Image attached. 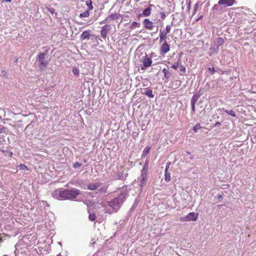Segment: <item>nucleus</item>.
Listing matches in <instances>:
<instances>
[{"label": "nucleus", "instance_id": "1", "mask_svg": "<svg viewBox=\"0 0 256 256\" xmlns=\"http://www.w3.org/2000/svg\"><path fill=\"white\" fill-rule=\"evenodd\" d=\"M126 200L125 196L121 194L118 197L114 198L112 200L108 202V205L113 209L118 208H120V204Z\"/></svg>", "mask_w": 256, "mask_h": 256}, {"label": "nucleus", "instance_id": "2", "mask_svg": "<svg viewBox=\"0 0 256 256\" xmlns=\"http://www.w3.org/2000/svg\"><path fill=\"white\" fill-rule=\"evenodd\" d=\"M52 196L57 200H67L66 189L58 188L54 191Z\"/></svg>", "mask_w": 256, "mask_h": 256}, {"label": "nucleus", "instance_id": "3", "mask_svg": "<svg viewBox=\"0 0 256 256\" xmlns=\"http://www.w3.org/2000/svg\"><path fill=\"white\" fill-rule=\"evenodd\" d=\"M67 200L76 198L80 194V190L75 188L66 189Z\"/></svg>", "mask_w": 256, "mask_h": 256}, {"label": "nucleus", "instance_id": "4", "mask_svg": "<svg viewBox=\"0 0 256 256\" xmlns=\"http://www.w3.org/2000/svg\"><path fill=\"white\" fill-rule=\"evenodd\" d=\"M46 54L45 53H40L38 56V61L39 62V68L41 70L44 68H46L48 64V62L46 60L45 56Z\"/></svg>", "mask_w": 256, "mask_h": 256}, {"label": "nucleus", "instance_id": "5", "mask_svg": "<svg viewBox=\"0 0 256 256\" xmlns=\"http://www.w3.org/2000/svg\"><path fill=\"white\" fill-rule=\"evenodd\" d=\"M160 48V52L162 55H164L170 50V46L167 42H162Z\"/></svg>", "mask_w": 256, "mask_h": 256}, {"label": "nucleus", "instance_id": "6", "mask_svg": "<svg viewBox=\"0 0 256 256\" xmlns=\"http://www.w3.org/2000/svg\"><path fill=\"white\" fill-rule=\"evenodd\" d=\"M120 18V14L116 13L112 14L106 17L104 20L100 22V24L110 22V20H116Z\"/></svg>", "mask_w": 256, "mask_h": 256}, {"label": "nucleus", "instance_id": "7", "mask_svg": "<svg viewBox=\"0 0 256 256\" xmlns=\"http://www.w3.org/2000/svg\"><path fill=\"white\" fill-rule=\"evenodd\" d=\"M146 168V164L144 165L143 170L142 172L141 175L140 176V186L141 187H142L146 184V171L147 170H145Z\"/></svg>", "mask_w": 256, "mask_h": 256}, {"label": "nucleus", "instance_id": "8", "mask_svg": "<svg viewBox=\"0 0 256 256\" xmlns=\"http://www.w3.org/2000/svg\"><path fill=\"white\" fill-rule=\"evenodd\" d=\"M111 29L112 27L110 24H107L103 26L100 31L102 37L104 38H106Z\"/></svg>", "mask_w": 256, "mask_h": 256}, {"label": "nucleus", "instance_id": "9", "mask_svg": "<svg viewBox=\"0 0 256 256\" xmlns=\"http://www.w3.org/2000/svg\"><path fill=\"white\" fill-rule=\"evenodd\" d=\"M144 27L148 30H152L154 28V23L148 18H145L143 20Z\"/></svg>", "mask_w": 256, "mask_h": 256}, {"label": "nucleus", "instance_id": "10", "mask_svg": "<svg viewBox=\"0 0 256 256\" xmlns=\"http://www.w3.org/2000/svg\"><path fill=\"white\" fill-rule=\"evenodd\" d=\"M152 59L148 57H145L143 60V66H142L141 70H144L146 68H148L152 66Z\"/></svg>", "mask_w": 256, "mask_h": 256}, {"label": "nucleus", "instance_id": "11", "mask_svg": "<svg viewBox=\"0 0 256 256\" xmlns=\"http://www.w3.org/2000/svg\"><path fill=\"white\" fill-rule=\"evenodd\" d=\"M235 2V0H220L218 4L222 5L224 7L230 6Z\"/></svg>", "mask_w": 256, "mask_h": 256}, {"label": "nucleus", "instance_id": "12", "mask_svg": "<svg viewBox=\"0 0 256 256\" xmlns=\"http://www.w3.org/2000/svg\"><path fill=\"white\" fill-rule=\"evenodd\" d=\"M198 218V214L194 212L189 213L186 217L185 220L186 221H195Z\"/></svg>", "mask_w": 256, "mask_h": 256}, {"label": "nucleus", "instance_id": "13", "mask_svg": "<svg viewBox=\"0 0 256 256\" xmlns=\"http://www.w3.org/2000/svg\"><path fill=\"white\" fill-rule=\"evenodd\" d=\"M168 33L164 32L163 30H160V43H162V42H166V38H168Z\"/></svg>", "mask_w": 256, "mask_h": 256}, {"label": "nucleus", "instance_id": "14", "mask_svg": "<svg viewBox=\"0 0 256 256\" xmlns=\"http://www.w3.org/2000/svg\"><path fill=\"white\" fill-rule=\"evenodd\" d=\"M90 34L88 30H84L82 32L80 36V38L82 40H89L90 38Z\"/></svg>", "mask_w": 256, "mask_h": 256}, {"label": "nucleus", "instance_id": "15", "mask_svg": "<svg viewBox=\"0 0 256 256\" xmlns=\"http://www.w3.org/2000/svg\"><path fill=\"white\" fill-rule=\"evenodd\" d=\"M100 186V183H91L88 184V188L90 190H96Z\"/></svg>", "mask_w": 256, "mask_h": 256}, {"label": "nucleus", "instance_id": "16", "mask_svg": "<svg viewBox=\"0 0 256 256\" xmlns=\"http://www.w3.org/2000/svg\"><path fill=\"white\" fill-rule=\"evenodd\" d=\"M153 6V4H150L149 6L143 11V16H150L152 13V7Z\"/></svg>", "mask_w": 256, "mask_h": 256}, {"label": "nucleus", "instance_id": "17", "mask_svg": "<svg viewBox=\"0 0 256 256\" xmlns=\"http://www.w3.org/2000/svg\"><path fill=\"white\" fill-rule=\"evenodd\" d=\"M200 96L198 94H194L191 99V104H196V102L200 98Z\"/></svg>", "mask_w": 256, "mask_h": 256}, {"label": "nucleus", "instance_id": "18", "mask_svg": "<svg viewBox=\"0 0 256 256\" xmlns=\"http://www.w3.org/2000/svg\"><path fill=\"white\" fill-rule=\"evenodd\" d=\"M143 94L150 98H153L154 97V94L152 93V91L150 89H147L143 93Z\"/></svg>", "mask_w": 256, "mask_h": 256}, {"label": "nucleus", "instance_id": "19", "mask_svg": "<svg viewBox=\"0 0 256 256\" xmlns=\"http://www.w3.org/2000/svg\"><path fill=\"white\" fill-rule=\"evenodd\" d=\"M140 26V24L136 22H133L130 26V30H134L136 28H139Z\"/></svg>", "mask_w": 256, "mask_h": 256}, {"label": "nucleus", "instance_id": "20", "mask_svg": "<svg viewBox=\"0 0 256 256\" xmlns=\"http://www.w3.org/2000/svg\"><path fill=\"white\" fill-rule=\"evenodd\" d=\"M224 40L222 38L218 37L216 40V43L218 46H221L224 44Z\"/></svg>", "mask_w": 256, "mask_h": 256}, {"label": "nucleus", "instance_id": "21", "mask_svg": "<svg viewBox=\"0 0 256 256\" xmlns=\"http://www.w3.org/2000/svg\"><path fill=\"white\" fill-rule=\"evenodd\" d=\"M150 150V146L146 147L143 150L142 156L145 157L146 156L149 154Z\"/></svg>", "mask_w": 256, "mask_h": 256}, {"label": "nucleus", "instance_id": "22", "mask_svg": "<svg viewBox=\"0 0 256 256\" xmlns=\"http://www.w3.org/2000/svg\"><path fill=\"white\" fill-rule=\"evenodd\" d=\"M90 11L89 10H87L86 11H85L84 12H82V13H81L79 16L80 18H87L88 16H90Z\"/></svg>", "mask_w": 256, "mask_h": 256}, {"label": "nucleus", "instance_id": "23", "mask_svg": "<svg viewBox=\"0 0 256 256\" xmlns=\"http://www.w3.org/2000/svg\"><path fill=\"white\" fill-rule=\"evenodd\" d=\"M162 72L164 74V78L168 79L169 78V72L168 70L166 68H164L162 70Z\"/></svg>", "mask_w": 256, "mask_h": 256}, {"label": "nucleus", "instance_id": "24", "mask_svg": "<svg viewBox=\"0 0 256 256\" xmlns=\"http://www.w3.org/2000/svg\"><path fill=\"white\" fill-rule=\"evenodd\" d=\"M86 4L88 6L89 8V10H88L89 11L90 10H93L94 7L92 6V1L91 0L86 1Z\"/></svg>", "mask_w": 256, "mask_h": 256}, {"label": "nucleus", "instance_id": "25", "mask_svg": "<svg viewBox=\"0 0 256 256\" xmlns=\"http://www.w3.org/2000/svg\"><path fill=\"white\" fill-rule=\"evenodd\" d=\"M225 112H226V114L232 116H236V112L234 110H225Z\"/></svg>", "mask_w": 256, "mask_h": 256}, {"label": "nucleus", "instance_id": "26", "mask_svg": "<svg viewBox=\"0 0 256 256\" xmlns=\"http://www.w3.org/2000/svg\"><path fill=\"white\" fill-rule=\"evenodd\" d=\"M165 180L166 182H170V175L168 172H166V170H165Z\"/></svg>", "mask_w": 256, "mask_h": 256}, {"label": "nucleus", "instance_id": "27", "mask_svg": "<svg viewBox=\"0 0 256 256\" xmlns=\"http://www.w3.org/2000/svg\"><path fill=\"white\" fill-rule=\"evenodd\" d=\"M210 56H211L212 54H216L218 52V48H210Z\"/></svg>", "mask_w": 256, "mask_h": 256}, {"label": "nucleus", "instance_id": "28", "mask_svg": "<svg viewBox=\"0 0 256 256\" xmlns=\"http://www.w3.org/2000/svg\"><path fill=\"white\" fill-rule=\"evenodd\" d=\"M19 169L21 170H27L28 168L27 166L24 164H20L18 166Z\"/></svg>", "mask_w": 256, "mask_h": 256}, {"label": "nucleus", "instance_id": "29", "mask_svg": "<svg viewBox=\"0 0 256 256\" xmlns=\"http://www.w3.org/2000/svg\"><path fill=\"white\" fill-rule=\"evenodd\" d=\"M198 5H199V2H196L195 4V5L194 6V11H193V13H192V16H194L196 14V12L198 10Z\"/></svg>", "mask_w": 256, "mask_h": 256}, {"label": "nucleus", "instance_id": "30", "mask_svg": "<svg viewBox=\"0 0 256 256\" xmlns=\"http://www.w3.org/2000/svg\"><path fill=\"white\" fill-rule=\"evenodd\" d=\"M88 218L91 221H94L96 220V216L94 213L90 214Z\"/></svg>", "mask_w": 256, "mask_h": 256}, {"label": "nucleus", "instance_id": "31", "mask_svg": "<svg viewBox=\"0 0 256 256\" xmlns=\"http://www.w3.org/2000/svg\"><path fill=\"white\" fill-rule=\"evenodd\" d=\"M171 28H172V26L170 25H167L166 26V28L164 30H163L164 32H166L168 34L170 32Z\"/></svg>", "mask_w": 256, "mask_h": 256}, {"label": "nucleus", "instance_id": "32", "mask_svg": "<svg viewBox=\"0 0 256 256\" xmlns=\"http://www.w3.org/2000/svg\"><path fill=\"white\" fill-rule=\"evenodd\" d=\"M72 72L75 76H78L79 70L76 68H73Z\"/></svg>", "mask_w": 256, "mask_h": 256}, {"label": "nucleus", "instance_id": "33", "mask_svg": "<svg viewBox=\"0 0 256 256\" xmlns=\"http://www.w3.org/2000/svg\"><path fill=\"white\" fill-rule=\"evenodd\" d=\"M201 126L200 124H196L193 128V130L195 132H198V130L200 128Z\"/></svg>", "mask_w": 256, "mask_h": 256}, {"label": "nucleus", "instance_id": "34", "mask_svg": "<svg viewBox=\"0 0 256 256\" xmlns=\"http://www.w3.org/2000/svg\"><path fill=\"white\" fill-rule=\"evenodd\" d=\"M180 71L182 72L183 74L185 73L186 72V68H185L184 66L183 65H180Z\"/></svg>", "mask_w": 256, "mask_h": 256}, {"label": "nucleus", "instance_id": "35", "mask_svg": "<svg viewBox=\"0 0 256 256\" xmlns=\"http://www.w3.org/2000/svg\"><path fill=\"white\" fill-rule=\"evenodd\" d=\"M82 164H80V163H79V162H76L75 163H74V164H73V167H74V168H78V167H80V166H82Z\"/></svg>", "mask_w": 256, "mask_h": 256}, {"label": "nucleus", "instance_id": "36", "mask_svg": "<svg viewBox=\"0 0 256 256\" xmlns=\"http://www.w3.org/2000/svg\"><path fill=\"white\" fill-rule=\"evenodd\" d=\"M178 62L179 61H178L176 64H173L172 66H171V68L176 70L178 68V64H179Z\"/></svg>", "mask_w": 256, "mask_h": 256}, {"label": "nucleus", "instance_id": "37", "mask_svg": "<svg viewBox=\"0 0 256 256\" xmlns=\"http://www.w3.org/2000/svg\"><path fill=\"white\" fill-rule=\"evenodd\" d=\"M208 70L210 72V74H214L215 72V70L214 67L212 68H209Z\"/></svg>", "mask_w": 256, "mask_h": 256}, {"label": "nucleus", "instance_id": "38", "mask_svg": "<svg viewBox=\"0 0 256 256\" xmlns=\"http://www.w3.org/2000/svg\"><path fill=\"white\" fill-rule=\"evenodd\" d=\"M99 192H106V188H105V187L102 188H100Z\"/></svg>", "mask_w": 256, "mask_h": 256}, {"label": "nucleus", "instance_id": "39", "mask_svg": "<svg viewBox=\"0 0 256 256\" xmlns=\"http://www.w3.org/2000/svg\"><path fill=\"white\" fill-rule=\"evenodd\" d=\"M192 105V112H195V104H191Z\"/></svg>", "mask_w": 256, "mask_h": 256}, {"label": "nucleus", "instance_id": "40", "mask_svg": "<svg viewBox=\"0 0 256 256\" xmlns=\"http://www.w3.org/2000/svg\"><path fill=\"white\" fill-rule=\"evenodd\" d=\"M170 164V162H169L166 166L165 170H166V172H168V169L169 168Z\"/></svg>", "mask_w": 256, "mask_h": 256}, {"label": "nucleus", "instance_id": "41", "mask_svg": "<svg viewBox=\"0 0 256 256\" xmlns=\"http://www.w3.org/2000/svg\"><path fill=\"white\" fill-rule=\"evenodd\" d=\"M191 3H192L191 2H189L188 3V6H187L188 10H189L190 9Z\"/></svg>", "mask_w": 256, "mask_h": 256}, {"label": "nucleus", "instance_id": "42", "mask_svg": "<svg viewBox=\"0 0 256 256\" xmlns=\"http://www.w3.org/2000/svg\"><path fill=\"white\" fill-rule=\"evenodd\" d=\"M165 16H166V14L164 12H162L161 13V18L162 19H164L165 18Z\"/></svg>", "mask_w": 256, "mask_h": 256}, {"label": "nucleus", "instance_id": "43", "mask_svg": "<svg viewBox=\"0 0 256 256\" xmlns=\"http://www.w3.org/2000/svg\"><path fill=\"white\" fill-rule=\"evenodd\" d=\"M4 128L3 126H0V134L2 132Z\"/></svg>", "mask_w": 256, "mask_h": 256}, {"label": "nucleus", "instance_id": "44", "mask_svg": "<svg viewBox=\"0 0 256 256\" xmlns=\"http://www.w3.org/2000/svg\"><path fill=\"white\" fill-rule=\"evenodd\" d=\"M218 4H214L213 7H212V9L214 10H216L218 8Z\"/></svg>", "mask_w": 256, "mask_h": 256}, {"label": "nucleus", "instance_id": "45", "mask_svg": "<svg viewBox=\"0 0 256 256\" xmlns=\"http://www.w3.org/2000/svg\"><path fill=\"white\" fill-rule=\"evenodd\" d=\"M48 10L52 14L54 13V9L51 10L50 8H48Z\"/></svg>", "mask_w": 256, "mask_h": 256}, {"label": "nucleus", "instance_id": "46", "mask_svg": "<svg viewBox=\"0 0 256 256\" xmlns=\"http://www.w3.org/2000/svg\"><path fill=\"white\" fill-rule=\"evenodd\" d=\"M12 2V0H6L5 1H2V2Z\"/></svg>", "mask_w": 256, "mask_h": 256}, {"label": "nucleus", "instance_id": "47", "mask_svg": "<svg viewBox=\"0 0 256 256\" xmlns=\"http://www.w3.org/2000/svg\"><path fill=\"white\" fill-rule=\"evenodd\" d=\"M220 125V122H216V126H218Z\"/></svg>", "mask_w": 256, "mask_h": 256}, {"label": "nucleus", "instance_id": "48", "mask_svg": "<svg viewBox=\"0 0 256 256\" xmlns=\"http://www.w3.org/2000/svg\"><path fill=\"white\" fill-rule=\"evenodd\" d=\"M203 17V16L202 15L200 16V18L196 20L197 21H198V20H200L201 18H202Z\"/></svg>", "mask_w": 256, "mask_h": 256}, {"label": "nucleus", "instance_id": "49", "mask_svg": "<svg viewBox=\"0 0 256 256\" xmlns=\"http://www.w3.org/2000/svg\"><path fill=\"white\" fill-rule=\"evenodd\" d=\"M142 15H143V14H139L138 15V18H140V17H141Z\"/></svg>", "mask_w": 256, "mask_h": 256}]
</instances>
